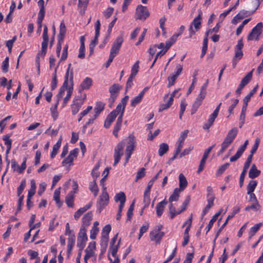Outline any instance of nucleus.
I'll list each match as a JSON object with an SVG mask.
<instances>
[{"mask_svg": "<svg viewBox=\"0 0 263 263\" xmlns=\"http://www.w3.org/2000/svg\"><path fill=\"white\" fill-rule=\"evenodd\" d=\"M126 147L125 150V162L126 164L132 155V135H129L128 137L123 139L115 147L114 150V163L113 165L116 166L120 162L121 157L123 155V150Z\"/></svg>", "mask_w": 263, "mask_h": 263, "instance_id": "obj_1", "label": "nucleus"}, {"mask_svg": "<svg viewBox=\"0 0 263 263\" xmlns=\"http://www.w3.org/2000/svg\"><path fill=\"white\" fill-rule=\"evenodd\" d=\"M109 195L107 192L106 187H104L102 190V193L99 196L97 202V211L100 213L108 205L109 203Z\"/></svg>", "mask_w": 263, "mask_h": 263, "instance_id": "obj_2", "label": "nucleus"}, {"mask_svg": "<svg viewBox=\"0 0 263 263\" xmlns=\"http://www.w3.org/2000/svg\"><path fill=\"white\" fill-rule=\"evenodd\" d=\"M201 19L202 12L200 11L198 15L193 20L190 25L189 28L190 38L192 37L193 35L201 28Z\"/></svg>", "mask_w": 263, "mask_h": 263, "instance_id": "obj_3", "label": "nucleus"}, {"mask_svg": "<svg viewBox=\"0 0 263 263\" xmlns=\"http://www.w3.org/2000/svg\"><path fill=\"white\" fill-rule=\"evenodd\" d=\"M71 64H69L68 68L66 70V73L65 74L64 77V81L63 84L62 86L60 88L59 91L57 95V98H58V101H59V100L62 98L63 97L65 91L66 89L67 90V88L69 85V80H70V70L72 68H71Z\"/></svg>", "mask_w": 263, "mask_h": 263, "instance_id": "obj_4", "label": "nucleus"}, {"mask_svg": "<svg viewBox=\"0 0 263 263\" xmlns=\"http://www.w3.org/2000/svg\"><path fill=\"white\" fill-rule=\"evenodd\" d=\"M114 200L116 202H120L119 210L116 217V219L117 220H119L121 219L122 212L126 201V196L125 193L123 192L117 193L114 197Z\"/></svg>", "mask_w": 263, "mask_h": 263, "instance_id": "obj_5", "label": "nucleus"}, {"mask_svg": "<svg viewBox=\"0 0 263 263\" xmlns=\"http://www.w3.org/2000/svg\"><path fill=\"white\" fill-rule=\"evenodd\" d=\"M163 228L162 225L158 226V228L150 232L149 237L152 241H155L156 244H159L160 243L162 238L164 235V233L161 232V230Z\"/></svg>", "mask_w": 263, "mask_h": 263, "instance_id": "obj_6", "label": "nucleus"}, {"mask_svg": "<svg viewBox=\"0 0 263 263\" xmlns=\"http://www.w3.org/2000/svg\"><path fill=\"white\" fill-rule=\"evenodd\" d=\"M120 89V86L118 84H114L110 87L109 91L110 93V96L108 99L109 107H111L113 105V104L118 96Z\"/></svg>", "mask_w": 263, "mask_h": 263, "instance_id": "obj_7", "label": "nucleus"}, {"mask_svg": "<svg viewBox=\"0 0 263 263\" xmlns=\"http://www.w3.org/2000/svg\"><path fill=\"white\" fill-rule=\"evenodd\" d=\"M86 231V228H81L77 238V246L80 250H83L84 248L87 240Z\"/></svg>", "mask_w": 263, "mask_h": 263, "instance_id": "obj_8", "label": "nucleus"}, {"mask_svg": "<svg viewBox=\"0 0 263 263\" xmlns=\"http://www.w3.org/2000/svg\"><path fill=\"white\" fill-rule=\"evenodd\" d=\"M263 25L262 23H259L254 27L249 34L247 39L248 41H252L254 39L256 40H259V36L261 33V30Z\"/></svg>", "mask_w": 263, "mask_h": 263, "instance_id": "obj_9", "label": "nucleus"}, {"mask_svg": "<svg viewBox=\"0 0 263 263\" xmlns=\"http://www.w3.org/2000/svg\"><path fill=\"white\" fill-rule=\"evenodd\" d=\"M123 42L122 36H119L116 39L112 45L109 55L115 58L118 54Z\"/></svg>", "mask_w": 263, "mask_h": 263, "instance_id": "obj_10", "label": "nucleus"}, {"mask_svg": "<svg viewBox=\"0 0 263 263\" xmlns=\"http://www.w3.org/2000/svg\"><path fill=\"white\" fill-rule=\"evenodd\" d=\"M73 89V69L70 70L69 85L67 88V95L63 100V106H65L69 101L72 93Z\"/></svg>", "mask_w": 263, "mask_h": 263, "instance_id": "obj_11", "label": "nucleus"}, {"mask_svg": "<svg viewBox=\"0 0 263 263\" xmlns=\"http://www.w3.org/2000/svg\"><path fill=\"white\" fill-rule=\"evenodd\" d=\"M43 41L42 42V54L44 57L46 55L49 42V36L48 34V28L46 25L44 27L42 35Z\"/></svg>", "mask_w": 263, "mask_h": 263, "instance_id": "obj_12", "label": "nucleus"}, {"mask_svg": "<svg viewBox=\"0 0 263 263\" xmlns=\"http://www.w3.org/2000/svg\"><path fill=\"white\" fill-rule=\"evenodd\" d=\"M149 15L146 7L139 5L136 9L135 17L137 19L145 20Z\"/></svg>", "mask_w": 263, "mask_h": 263, "instance_id": "obj_13", "label": "nucleus"}, {"mask_svg": "<svg viewBox=\"0 0 263 263\" xmlns=\"http://www.w3.org/2000/svg\"><path fill=\"white\" fill-rule=\"evenodd\" d=\"M79 151L78 148H75L71 151L68 156L62 161L63 165L65 166L67 164H69V166L72 165L73 160L78 157Z\"/></svg>", "mask_w": 263, "mask_h": 263, "instance_id": "obj_14", "label": "nucleus"}, {"mask_svg": "<svg viewBox=\"0 0 263 263\" xmlns=\"http://www.w3.org/2000/svg\"><path fill=\"white\" fill-rule=\"evenodd\" d=\"M101 27L100 21L98 20L95 25V35L93 40L91 42L89 46L91 48H94L96 45L98 43V38L100 36V30Z\"/></svg>", "mask_w": 263, "mask_h": 263, "instance_id": "obj_15", "label": "nucleus"}, {"mask_svg": "<svg viewBox=\"0 0 263 263\" xmlns=\"http://www.w3.org/2000/svg\"><path fill=\"white\" fill-rule=\"evenodd\" d=\"M83 104V101L80 98L74 99L73 100L71 104V112L73 115H76L79 112Z\"/></svg>", "mask_w": 263, "mask_h": 263, "instance_id": "obj_16", "label": "nucleus"}, {"mask_svg": "<svg viewBox=\"0 0 263 263\" xmlns=\"http://www.w3.org/2000/svg\"><path fill=\"white\" fill-rule=\"evenodd\" d=\"M92 79L89 77H86L81 83L79 92L81 93L84 90L89 89L92 85Z\"/></svg>", "mask_w": 263, "mask_h": 263, "instance_id": "obj_17", "label": "nucleus"}, {"mask_svg": "<svg viewBox=\"0 0 263 263\" xmlns=\"http://www.w3.org/2000/svg\"><path fill=\"white\" fill-rule=\"evenodd\" d=\"M128 96H126L124 97L121 100V111L120 112V115L118 118L117 121L116 123L119 124L120 125H122V117L124 111V109L125 107V106L126 105V103L127 102V101L128 100Z\"/></svg>", "mask_w": 263, "mask_h": 263, "instance_id": "obj_18", "label": "nucleus"}, {"mask_svg": "<svg viewBox=\"0 0 263 263\" xmlns=\"http://www.w3.org/2000/svg\"><path fill=\"white\" fill-rule=\"evenodd\" d=\"M92 212H88L86 214H85L83 217H82V225L81 228H86L90 224V221L92 220Z\"/></svg>", "mask_w": 263, "mask_h": 263, "instance_id": "obj_19", "label": "nucleus"}, {"mask_svg": "<svg viewBox=\"0 0 263 263\" xmlns=\"http://www.w3.org/2000/svg\"><path fill=\"white\" fill-rule=\"evenodd\" d=\"M121 102L120 103L118 106L116 107V108L112 111L107 117V120H109L111 122H113L114 120L116 119L117 116L120 114V112L121 111Z\"/></svg>", "mask_w": 263, "mask_h": 263, "instance_id": "obj_20", "label": "nucleus"}, {"mask_svg": "<svg viewBox=\"0 0 263 263\" xmlns=\"http://www.w3.org/2000/svg\"><path fill=\"white\" fill-rule=\"evenodd\" d=\"M88 4V1L79 0L78 9L81 15H84Z\"/></svg>", "mask_w": 263, "mask_h": 263, "instance_id": "obj_21", "label": "nucleus"}, {"mask_svg": "<svg viewBox=\"0 0 263 263\" xmlns=\"http://www.w3.org/2000/svg\"><path fill=\"white\" fill-rule=\"evenodd\" d=\"M238 130L237 127H234L232 128L229 131L224 139L227 140L231 143H232L238 133Z\"/></svg>", "mask_w": 263, "mask_h": 263, "instance_id": "obj_22", "label": "nucleus"}, {"mask_svg": "<svg viewBox=\"0 0 263 263\" xmlns=\"http://www.w3.org/2000/svg\"><path fill=\"white\" fill-rule=\"evenodd\" d=\"M167 204V201L164 199L163 201L159 202L156 205V213L158 217H160L164 210L165 205Z\"/></svg>", "mask_w": 263, "mask_h": 263, "instance_id": "obj_23", "label": "nucleus"}, {"mask_svg": "<svg viewBox=\"0 0 263 263\" xmlns=\"http://www.w3.org/2000/svg\"><path fill=\"white\" fill-rule=\"evenodd\" d=\"M62 140V136H61L58 141L57 142V143L53 145L52 147V151L50 154L51 158H54L58 154L59 149L60 148L61 145Z\"/></svg>", "mask_w": 263, "mask_h": 263, "instance_id": "obj_24", "label": "nucleus"}, {"mask_svg": "<svg viewBox=\"0 0 263 263\" xmlns=\"http://www.w3.org/2000/svg\"><path fill=\"white\" fill-rule=\"evenodd\" d=\"M260 172V171L257 169L255 164H253L249 172V177L251 179H254L258 177Z\"/></svg>", "mask_w": 263, "mask_h": 263, "instance_id": "obj_25", "label": "nucleus"}, {"mask_svg": "<svg viewBox=\"0 0 263 263\" xmlns=\"http://www.w3.org/2000/svg\"><path fill=\"white\" fill-rule=\"evenodd\" d=\"M179 190L183 191L185 189L187 185V181L185 177L182 173L180 174L179 176Z\"/></svg>", "mask_w": 263, "mask_h": 263, "instance_id": "obj_26", "label": "nucleus"}, {"mask_svg": "<svg viewBox=\"0 0 263 263\" xmlns=\"http://www.w3.org/2000/svg\"><path fill=\"white\" fill-rule=\"evenodd\" d=\"M105 104L101 101L97 102L95 107L94 110L96 117H98L99 114L104 109Z\"/></svg>", "mask_w": 263, "mask_h": 263, "instance_id": "obj_27", "label": "nucleus"}, {"mask_svg": "<svg viewBox=\"0 0 263 263\" xmlns=\"http://www.w3.org/2000/svg\"><path fill=\"white\" fill-rule=\"evenodd\" d=\"M66 32V29L65 25L63 21H62L60 25V31L58 36V40H64L65 34Z\"/></svg>", "mask_w": 263, "mask_h": 263, "instance_id": "obj_28", "label": "nucleus"}, {"mask_svg": "<svg viewBox=\"0 0 263 263\" xmlns=\"http://www.w3.org/2000/svg\"><path fill=\"white\" fill-rule=\"evenodd\" d=\"M247 106H248V105L243 104L242 109H241V114H240V118H239L240 121L239 123L240 128H241L245 123L246 112L247 110Z\"/></svg>", "mask_w": 263, "mask_h": 263, "instance_id": "obj_29", "label": "nucleus"}, {"mask_svg": "<svg viewBox=\"0 0 263 263\" xmlns=\"http://www.w3.org/2000/svg\"><path fill=\"white\" fill-rule=\"evenodd\" d=\"M222 211V209H220L218 212H217L213 216L212 218L210 220V221L209 222V224L208 225L207 228V231L206 233L210 231V230L212 227L214 223L216 221L217 219L218 216L220 215Z\"/></svg>", "mask_w": 263, "mask_h": 263, "instance_id": "obj_30", "label": "nucleus"}, {"mask_svg": "<svg viewBox=\"0 0 263 263\" xmlns=\"http://www.w3.org/2000/svg\"><path fill=\"white\" fill-rule=\"evenodd\" d=\"M11 135H6L4 136L3 138V140L5 142V144L6 146L7 149H6V154H8L11 148V144H12V140L10 138Z\"/></svg>", "mask_w": 263, "mask_h": 263, "instance_id": "obj_31", "label": "nucleus"}, {"mask_svg": "<svg viewBox=\"0 0 263 263\" xmlns=\"http://www.w3.org/2000/svg\"><path fill=\"white\" fill-rule=\"evenodd\" d=\"M58 66H57L54 70L53 73H52V78L51 82V90H53L57 87L58 84V79H57V70H58Z\"/></svg>", "mask_w": 263, "mask_h": 263, "instance_id": "obj_32", "label": "nucleus"}, {"mask_svg": "<svg viewBox=\"0 0 263 263\" xmlns=\"http://www.w3.org/2000/svg\"><path fill=\"white\" fill-rule=\"evenodd\" d=\"M217 116L212 114V115H210V117L208 119V122L204 123V125H203V128L205 130H208L213 124V123L215 119L217 118Z\"/></svg>", "mask_w": 263, "mask_h": 263, "instance_id": "obj_33", "label": "nucleus"}, {"mask_svg": "<svg viewBox=\"0 0 263 263\" xmlns=\"http://www.w3.org/2000/svg\"><path fill=\"white\" fill-rule=\"evenodd\" d=\"M253 70L254 69H252L251 71L249 72L244 78H242L240 84L245 87L250 82L252 78Z\"/></svg>", "mask_w": 263, "mask_h": 263, "instance_id": "obj_34", "label": "nucleus"}, {"mask_svg": "<svg viewBox=\"0 0 263 263\" xmlns=\"http://www.w3.org/2000/svg\"><path fill=\"white\" fill-rule=\"evenodd\" d=\"M89 189L93 194L95 197L97 196L99 190L95 180L90 182Z\"/></svg>", "mask_w": 263, "mask_h": 263, "instance_id": "obj_35", "label": "nucleus"}, {"mask_svg": "<svg viewBox=\"0 0 263 263\" xmlns=\"http://www.w3.org/2000/svg\"><path fill=\"white\" fill-rule=\"evenodd\" d=\"M74 243H75V235H72L71 237H68V245H67V253L68 255H69L71 253L72 248L74 245Z\"/></svg>", "mask_w": 263, "mask_h": 263, "instance_id": "obj_36", "label": "nucleus"}, {"mask_svg": "<svg viewBox=\"0 0 263 263\" xmlns=\"http://www.w3.org/2000/svg\"><path fill=\"white\" fill-rule=\"evenodd\" d=\"M168 145L166 143H161L158 149L159 156L161 157L168 151Z\"/></svg>", "mask_w": 263, "mask_h": 263, "instance_id": "obj_37", "label": "nucleus"}, {"mask_svg": "<svg viewBox=\"0 0 263 263\" xmlns=\"http://www.w3.org/2000/svg\"><path fill=\"white\" fill-rule=\"evenodd\" d=\"M182 191L179 190L178 188H175L174 190L173 193L169 198V202H172L174 201H178L179 197V194Z\"/></svg>", "mask_w": 263, "mask_h": 263, "instance_id": "obj_38", "label": "nucleus"}, {"mask_svg": "<svg viewBox=\"0 0 263 263\" xmlns=\"http://www.w3.org/2000/svg\"><path fill=\"white\" fill-rule=\"evenodd\" d=\"M257 184V182L256 180H251L250 181L249 184L247 185V194H250V193H253L255 189Z\"/></svg>", "mask_w": 263, "mask_h": 263, "instance_id": "obj_39", "label": "nucleus"}, {"mask_svg": "<svg viewBox=\"0 0 263 263\" xmlns=\"http://www.w3.org/2000/svg\"><path fill=\"white\" fill-rule=\"evenodd\" d=\"M60 187H59L54 191L53 194V199L59 207L62 204V202L60 200Z\"/></svg>", "mask_w": 263, "mask_h": 263, "instance_id": "obj_40", "label": "nucleus"}, {"mask_svg": "<svg viewBox=\"0 0 263 263\" xmlns=\"http://www.w3.org/2000/svg\"><path fill=\"white\" fill-rule=\"evenodd\" d=\"M120 242V240H119L118 242L116 245H110L109 248V252H110L114 258H116L117 253L119 249V243Z\"/></svg>", "mask_w": 263, "mask_h": 263, "instance_id": "obj_41", "label": "nucleus"}, {"mask_svg": "<svg viewBox=\"0 0 263 263\" xmlns=\"http://www.w3.org/2000/svg\"><path fill=\"white\" fill-rule=\"evenodd\" d=\"M258 88V85H257L243 99V104L248 105V102L250 101L251 98L254 95L256 92Z\"/></svg>", "mask_w": 263, "mask_h": 263, "instance_id": "obj_42", "label": "nucleus"}, {"mask_svg": "<svg viewBox=\"0 0 263 263\" xmlns=\"http://www.w3.org/2000/svg\"><path fill=\"white\" fill-rule=\"evenodd\" d=\"M65 202L69 208H72L74 204V196L71 193H69L66 197Z\"/></svg>", "mask_w": 263, "mask_h": 263, "instance_id": "obj_43", "label": "nucleus"}, {"mask_svg": "<svg viewBox=\"0 0 263 263\" xmlns=\"http://www.w3.org/2000/svg\"><path fill=\"white\" fill-rule=\"evenodd\" d=\"M262 223L261 222L257 223L255 224L253 227H252L250 229V236L249 237V239H250L252 237H253L255 233L258 231L260 227L262 226Z\"/></svg>", "mask_w": 263, "mask_h": 263, "instance_id": "obj_44", "label": "nucleus"}, {"mask_svg": "<svg viewBox=\"0 0 263 263\" xmlns=\"http://www.w3.org/2000/svg\"><path fill=\"white\" fill-rule=\"evenodd\" d=\"M249 167V166L244 164L243 170L240 174V179H239V185H240V187H241L243 185L245 177L246 174L247 173V170L248 169Z\"/></svg>", "mask_w": 263, "mask_h": 263, "instance_id": "obj_45", "label": "nucleus"}, {"mask_svg": "<svg viewBox=\"0 0 263 263\" xmlns=\"http://www.w3.org/2000/svg\"><path fill=\"white\" fill-rule=\"evenodd\" d=\"M111 226L110 224H106L105 225L101 233V237H105L109 238V233H110L111 231Z\"/></svg>", "mask_w": 263, "mask_h": 263, "instance_id": "obj_46", "label": "nucleus"}, {"mask_svg": "<svg viewBox=\"0 0 263 263\" xmlns=\"http://www.w3.org/2000/svg\"><path fill=\"white\" fill-rule=\"evenodd\" d=\"M232 143L229 142L226 139H224L223 141L221 143V147L220 150L218 152L217 155H221L225 150L228 148V147Z\"/></svg>", "mask_w": 263, "mask_h": 263, "instance_id": "obj_47", "label": "nucleus"}, {"mask_svg": "<svg viewBox=\"0 0 263 263\" xmlns=\"http://www.w3.org/2000/svg\"><path fill=\"white\" fill-rule=\"evenodd\" d=\"M145 176V169L144 167L140 168L137 173L135 178V181L137 182L138 180L142 178Z\"/></svg>", "mask_w": 263, "mask_h": 263, "instance_id": "obj_48", "label": "nucleus"}, {"mask_svg": "<svg viewBox=\"0 0 263 263\" xmlns=\"http://www.w3.org/2000/svg\"><path fill=\"white\" fill-rule=\"evenodd\" d=\"M173 104L172 98H170L167 103L162 104L160 106L159 111L161 112L164 110L168 108Z\"/></svg>", "mask_w": 263, "mask_h": 263, "instance_id": "obj_49", "label": "nucleus"}, {"mask_svg": "<svg viewBox=\"0 0 263 263\" xmlns=\"http://www.w3.org/2000/svg\"><path fill=\"white\" fill-rule=\"evenodd\" d=\"M201 104V102H199L198 100H195L194 102L193 103L191 110V115H194L195 114V112L197 111L198 108Z\"/></svg>", "mask_w": 263, "mask_h": 263, "instance_id": "obj_50", "label": "nucleus"}, {"mask_svg": "<svg viewBox=\"0 0 263 263\" xmlns=\"http://www.w3.org/2000/svg\"><path fill=\"white\" fill-rule=\"evenodd\" d=\"M173 247L174 248V249L172 254L170 255L168 258L166 260H165L163 263H167L168 261L172 260L173 259V258L176 256L177 251V245L175 242L173 243Z\"/></svg>", "mask_w": 263, "mask_h": 263, "instance_id": "obj_51", "label": "nucleus"}, {"mask_svg": "<svg viewBox=\"0 0 263 263\" xmlns=\"http://www.w3.org/2000/svg\"><path fill=\"white\" fill-rule=\"evenodd\" d=\"M58 101L54 104V106H52L50 108V111L51 112V115L54 120H55L58 117V114L57 111V107L58 105Z\"/></svg>", "mask_w": 263, "mask_h": 263, "instance_id": "obj_52", "label": "nucleus"}, {"mask_svg": "<svg viewBox=\"0 0 263 263\" xmlns=\"http://www.w3.org/2000/svg\"><path fill=\"white\" fill-rule=\"evenodd\" d=\"M9 68V57H7L2 63V70L3 72H7Z\"/></svg>", "mask_w": 263, "mask_h": 263, "instance_id": "obj_53", "label": "nucleus"}, {"mask_svg": "<svg viewBox=\"0 0 263 263\" xmlns=\"http://www.w3.org/2000/svg\"><path fill=\"white\" fill-rule=\"evenodd\" d=\"M27 160V157H25L23 158V162L21 165L20 166V168L17 169V173L18 174H22L26 168V161Z\"/></svg>", "mask_w": 263, "mask_h": 263, "instance_id": "obj_54", "label": "nucleus"}, {"mask_svg": "<svg viewBox=\"0 0 263 263\" xmlns=\"http://www.w3.org/2000/svg\"><path fill=\"white\" fill-rule=\"evenodd\" d=\"M144 96V92L141 91L138 96L136 97L133 100V106L137 105V104L139 103L140 101H141L143 97Z\"/></svg>", "mask_w": 263, "mask_h": 263, "instance_id": "obj_55", "label": "nucleus"}, {"mask_svg": "<svg viewBox=\"0 0 263 263\" xmlns=\"http://www.w3.org/2000/svg\"><path fill=\"white\" fill-rule=\"evenodd\" d=\"M259 208L260 205L259 204L258 202H254L252 205L246 206L245 209V210L246 211H249L250 210L257 211L259 210Z\"/></svg>", "mask_w": 263, "mask_h": 263, "instance_id": "obj_56", "label": "nucleus"}, {"mask_svg": "<svg viewBox=\"0 0 263 263\" xmlns=\"http://www.w3.org/2000/svg\"><path fill=\"white\" fill-rule=\"evenodd\" d=\"M260 141V140L259 138H256L255 141V143L253 145V147H252V148L250 151V153H251L252 155H254V154H255L256 153V152L258 147Z\"/></svg>", "mask_w": 263, "mask_h": 263, "instance_id": "obj_57", "label": "nucleus"}, {"mask_svg": "<svg viewBox=\"0 0 263 263\" xmlns=\"http://www.w3.org/2000/svg\"><path fill=\"white\" fill-rule=\"evenodd\" d=\"M11 118V116H8L2 120L0 121V127H1V130L0 132L2 133L3 132V130L6 126V121H7L8 120H9Z\"/></svg>", "mask_w": 263, "mask_h": 263, "instance_id": "obj_58", "label": "nucleus"}, {"mask_svg": "<svg viewBox=\"0 0 263 263\" xmlns=\"http://www.w3.org/2000/svg\"><path fill=\"white\" fill-rule=\"evenodd\" d=\"M169 210L170 212V217L171 219H173L177 214H178L177 213L178 212L176 211L175 208L173 206V204H172V202H170V203Z\"/></svg>", "mask_w": 263, "mask_h": 263, "instance_id": "obj_59", "label": "nucleus"}, {"mask_svg": "<svg viewBox=\"0 0 263 263\" xmlns=\"http://www.w3.org/2000/svg\"><path fill=\"white\" fill-rule=\"evenodd\" d=\"M149 227V224L147 222H145L140 229V233L139 235L138 239H140L144 233L146 232Z\"/></svg>", "mask_w": 263, "mask_h": 263, "instance_id": "obj_60", "label": "nucleus"}, {"mask_svg": "<svg viewBox=\"0 0 263 263\" xmlns=\"http://www.w3.org/2000/svg\"><path fill=\"white\" fill-rule=\"evenodd\" d=\"M85 253L86 254L84 256V259L85 263H88L87 260L93 256V252L91 249L88 250V248H87L85 250Z\"/></svg>", "mask_w": 263, "mask_h": 263, "instance_id": "obj_61", "label": "nucleus"}, {"mask_svg": "<svg viewBox=\"0 0 263 263\" xmlns=\"http://www.w3.org/2000/svg\"><path fill=\"white\" fill-rule=\"evenodd\" d=\"M229 165H230L229 163H226L221 165L217 171V175H221L224 172V171L228 167Z\"/></svg>", "mask_w": 263, "mask_h": 263, "instance_id": "obj_62", "label": "nucleus"}, {"mask_svg": "<svg viewBox=\"0 0 263 263\" xmlns=\"http://www.w3.org/2000/svg\"><path fill=\"white\" fill-rule=\"evenodd\" d=\"M26 186V182L25 180L22 181L20 185L17 189V194L18 196L21 195L22 193L23 190H24Z\"/></svg>", "mask_w": 263, "mask_h": 263, "instance_id": "obj_63", "label": "nucleus"}, {"mask_svg": "<svg viewBox=\"0 0 263 263\" xmlns=\"http://www.w3.org/2000/svg\"><path fill=\"white\" fill-rule=\"evenodd\" d=\"M151 202V199L149 194H144V198H143V203H144V206L143 209H145V208L147 207Z\"/></svg>", "mask_w": 263, "mask_h": 263, "instance_id": "obj_64", "label": "nucleus"}]
</instances>
